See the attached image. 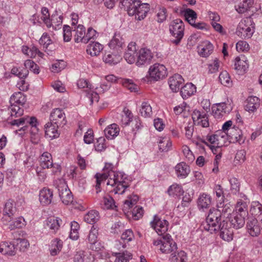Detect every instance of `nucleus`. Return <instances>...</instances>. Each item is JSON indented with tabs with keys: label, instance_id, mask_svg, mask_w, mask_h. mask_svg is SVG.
Wrapping results in <instances>:
<instances>
[{
	"label": "nucleus",
	"instance_id": "obj_1",
	"mask_svg": "<svg viewBox=\"0 0 262 262\" xmlns=\"http://www.w3.org/2000/svg\"><path fill=\"white\" fill-rule=\"evenodd\" d=\"M102 170V173H97L95 176L97 193L101 191V184L107 179L106 185L112 188L110 191L115 194H122L129 187V184L126 181V175L121 172L115 171V167L112 163H105Z\"/></svg>",
	"mask_w": 262,
	"mask_h": 262
},
{
	"label": "nucleus",
	"instance_id": "obj_2",
	"mask_svg": "<svg viewBox=\"0 0 262 262\" xmlns=\"http://www.w3.org/2000/svg\"><path fill=\"white\" fill-rule=\"evenodd\" d=\"M223 221H226L222 214L215 208H212L209 210L205 222L202 225L203 229L210 233H216V230L222 225Z\"/></svg>",
	"mask_w": 262,
	"mask_h": 262
},
{
	"label": "nucleus",
	"instance_id": "obj_3",
	"mask_svg": "<svg viewBox=\"0 0 262 262\" xmlns=\"http://www.w3.org/2000/svg\"><path fill=\"white\" fill-rule=\"evenodd\" d=\"M26 102V96L21 92L14 93L10 97L9 110L10 116L17 118L24 114V105Z\"/></svg>",
	"mask_w": 262,
	"mask_h": 262
},
{
	"label": "nucleus",
	"instance_id": "obj_4",
	"mask_svg": "<svg viewBox=\"0 0 262 262\" xmlns=\"http://www.w3.org/2000/svg\"><path fill=\"white\" fill-rule=\"evenodd\" d=\"M255 24L250 17L242 20L237 27L236 33L242 38H250L254 32Z\"/></svg>",
	"mask_w": 262,
	"mask_h": 262
},
{
	"label": "nucleus",
	"instance_id": "obj_5",
	"mask_svg": "<svg viewBox=\"0 0 262 262\" xmlns=\"http://www.w3.org/2000/svg\"><path fill=\"white\" fill-rule=\"evenodd\" d=\"M169 29L171 35L176 38L171 41L172 42L176 45H179L184 36L185 29L184 23L180 19H176L171 22Z\"/></svg>",
	"mask_w": 262,
	"mask_h": 262
},
{
	"label": "nucleus",
	"instance_id": "obj_6",
	"mask_svg": "<svg viewBox=\"0 0 262 262\" xmlns=\"http://www.w3.org/2000/svg\"><path fill=\"white\" fill-rule=\"evenodd\" d=\"M233 109V102L231 99L217 103L212 107V111L215 118H221L224 115L228 114Z\"/></svg>",
	"mask_w": 262,
	"mask_h": 262
},
{
	"label": "nucleus",
	"instance_id": "obj_7",
	"mask_svg": "<svg viewBox=\"0 0 262 262\" xmlns=\"http://www.w3.org/2000/svg\"><path fill=\"white\" fill-rule=\"evenodd\" d=\"M151 227L159 235H165L168 229V222L160 217L158 215H155L153 220L150 222Z\"/></svg>",
	"mask_w": 262,
	"mask_h": 262
},
{
	"label": "nucleus",
	"instance_id": "obj_8",
	"mask_svg": "<svg viewBox=\"0 0 262 262\" xmlns=\"http://www.w3.org/2000/svg\"><path fill=\"white\" fill-rule=\"evenodd\" d=\"M57 188L58 190L59 196L62 203L68 205L73 201V196L68 185L63 181H60Z\"/></svg>",
	"mask_w": 262,
	"mask_h": 262
},
{
	"label": "nucleus",
	"instance_id": "obj_9",
	"mask_svg": "<svg viewBox=\"0 0 262 262\" xmlns=\"http://www.w3.org/2000/svg\"><path fill=\"white\" fill-rule=\"evenodd\" d=\"M148 73L150 77L156 81L164 78L167 75V70L163 64L156 63L150 66Z\"/></svg>",
	"mask_w": 262,
	"mask_h": 262
},
{
	"label": "nucleus",
	"instance_id": "obj_10",
	"mask_svg": "<svg viewBox=\"0 0 262 262\" xmlns=\"http://www.w3.org/2000/svg\"><path fill=\"white\" fill-rule=\"evenodd\" d=\"M153 57L154 54L149 49L141 48L138 52L136 64L138 67L148 65L151 62Z\"/></svg>",
	"mask_w": 262,
	"mask_h": 262
},
{
	"label": "nucleus",
	"instance_id": "obj_11",
	"mask_svg": "<svg viewBox=\"0 0 262 262\" xmlns=\"http://www.w3.org/2000/svg\"><path fill=\"white\" fill-rule=\"evenodd\" d=\"M177 245L171 237L169 234L163 235L162 246L160 248V251L163 253L170 254L174 253L177 250Z\"/></svg>",
	"mask_w": 262,
	"mask_h": 262
},
{
	"label": "nucleus",
	"instance_id": "obj_12",
	"mask_svg": "<svg viewBox=\"0 0 262 262\" xmlns=\"http://www.w3.org/2000/svg\"><path fill=\"white\" fill-rule=\"evenodd\" d=\"M50 120V122L59 126H63L67 123L64 113L61 109L58 108L54 109L52 111Z\"/></svg>",
	"mask_w": 262,
	"mask_h": 262
},
{
	"label": "nucleus",
	"instance_id": "obj_13",
	"mask_svg": "<svg viewBox=\"0 0 262 262\" xmlns=\"http://www.w3.org/2000/svg\"><path fill=\"white\" fill-rule=\"evenodd\" d=\"M206 139L217 147H221L224 145L226 142L227 136L224 132L217 130L213 135H208L206 137Z\"/></svg>",
	"mask_w": 262,
	"mask_h": 262
},
{
	"label": "nucleus",
	"instance_id": "obj_14",
	"mask_svg": "<svg viewBox=\"0 0 262 262\" xmlns=\"http://www.w3.org/2000/svg\"><path fill=\"white\" fill-rule=\"evenodd\" d=\"M216 233H219L220 237L223 240L227 242L231 241L233 239V231L232 228L229 226L227 221H223Z\"/></svg>",
	"mask_w": 262,
	"mask_h": 262
},
{
	"label": "nucleus",
	"instance_id": "obj_15",
	"mask_svg": "<svg viewBox=\"0 0 262 262\" xmlns=\"http://www.w3.org/2000/svg\"><path fill=\"white\" fill-rule=\"evenodd\" d=\"M138 52L137 45L135 42H130L127 47L124 54V58L125 60L129 64H132L136 62Z\"/></svg>",
	"mask_w": 262,
	"mask_h": 262
},
{
	"label": "nucleus",
	"instance_id": "obj_16",
	"mask_svg": "<svg viewBox=\"0 0 262 262\" xmlns=\"http://www.w3.org/2000/svg\"><path fill=\"white\" fill-rule=\"evenodd\" d=\"M16 212V208L14 202L9 200L5 204L4 208V216L2 218V222L5 224V222H9L11 221L12 216Z\"/></svg>",
	"mask_w": 262,
	"mask_h": 262
},
{
	"label": "nucleus",
	"instance_id": "obj_17",
	"mask_svg": "<svg viewBox=\"0 0 262 262\" xmlns=\"http://www.w3.org/2000/svg\"><path fill=\"white\" fill-rule=\"evenodd\" d=\"M246 228L249 234L253 237L258 236L261 229L257 220L253 217L248 219Z\"/></svg>",
	"mask_w": 262,
	"mask_h": 262
},
{
	"label": "nucleus",
	"instance_id": "obj_18",
	"mask_svg": "<svg viewBox=\"0 0 262 262\" xmlns=\"http://www.w3.org/2000/svg\"><path fill=\"white\" fill-rule=\"evenodd\" d=\"M140 0H122L120 3L126 9L129 15L133 16L137 13L138 7L140 5Z\"/></svg>",
	"mask_w": 262,
	"mask_h": 262
},
{
	"label": "nucleus",
	"instance_id": "obj_19",
	"mask_svg": "<svg viewBox=\"0 0 262 262\" xmlns=\"http://www.w3.org/2000/svg\"><path fill=\"white\" fill-rule=\"evenodd\" d=\"M245 139L246 138L242 134V130L238 128L233 127L230 129L227 140H229L230 142H238L241 144L244 143Z\"/></svg>",
	"mask_w": 262,
	"mask_h": 262
},
{
	"label": "nucleus",
	"instance_id": "obj_20",
	"mask_svg": "<svg viewBox=\"0 0 262 262\" xmlns=\"http://www.w3.org/2000/svg\"><path fill=\"white\" fill-rule=\"evenodd\" d=\"M53 196V191L48 188L44 187L40 190L39 199L43 206L50 205L52 203Z\"/></svg>",
	"mask_w": 262,
	"mask_h": 262
},
{
	"label": "nucleus",
	"instance_id": "obj_21",
	"mask_svg": "<svg viewBox=\"0 0 262 262\" xmlns=\"http://www.w3.org/2000/svg\"><path fill=\"white\" fill-rule=\"evenodd\" d=\"M192 118L195 123L203 127L209 126V121L207 115L205 113H201L200 111H194L192 114Z\"/></svg>",
	"mask_w": 262,
	"mask_h": 262
},
{
	"label": "nucleus",
	"instance_id": "obj_22",
	"mask_svg": "<svg viewBox=\"0 0 262 262\" xmlns=\"http://www.w3.org/2000/svg\"><path fill=\"white\" fill-rule=\"evenodd\" d=\"M60 127L51 122H48L45 125V136L51 140L57 138L60 135L58 128Z\"/></svg>",
	"mask_w": 262,
	"mask_h": 262
},
{
	"label": "nucleus",
	"instance_id": "obj_23",
	"mask_svg": "<svg viewBox=\"0 0 262 262\" xmlns=\"http://www.w3.org/2000/svg\"><path fill=\"white\" fill-rule=\"evenodd\" d=\"M199 54L203 57H208L213 51V46L208 41H203L198 46Z\"/></svg>",
	"mask_w": 262,
	"mask_h": 262
},
{
	"label": "nucleus",
	"instance_id": "obj_24",
	"mask_svg": "<svg viewBox=\"0 0 262 262\" xmlns=\"http://www.w3.org/2000/svg\"><path fill=\"white\" fill-rule=\"evenodd\" d=\"M183 82L184 79L182 76L178 74L173 75L168 80L169 88L173 92H177Z\"/></svg>",
	"mask_w": 262,
	"mask_h": 262
},
{
	"label": "nucleus",
	"instance_id": "obj_25",
	"mask_svg": "<svg viewBox=\"0 0 262 262\" xmlns=\"http://www.w3.org/2000/svg\"><path fill=\"white\" fill-rule=\"evenodd\" d=\"M17 248L11 242H3L0 244V252L5 255L13 256L16 253Z\"/></svg>",
	"mask_w": 262,
	"mask_h": 262
},
{
	"label": "nucleus",
	"instance_id": "obj_26",
	"mask_svg": "<svg viewBox=\"0 0 262 262\" xmlns=\"http://www.w3.org/2000/svg\"><path fill=\"white\" fill-rule=\"evenodd\" d=\"M73 31H75V34L74 36V39L75 42H83L86 43L85 39V28L82 25H79L77 27L72 28Z\"/></svg>",
	"mask_w": 262,
	"mask_h": 262
},
{
	"label": "nucleus",
	"instance_id": "obj_27",
	"mask_svg": "<svg viewBox=\"0 0 262 262\" xmlns=\"http://www.w3.org/2000/svg\"><path fill=\"white\" fill-rule=\"evenodd\" d=\"M63 221L59 217H49L47 220V227L53 233H56L60 227L63 225Z\"/></svg>",
	"mask_w": 262,
	"mask_h": 262
},
{
	"label": "nucleus",
	"instance_id": "obj_28",
	"mask_svg": "<svg viewBox=\"0 0 262 262\" xmlns=\"http://www.w3.org/2000/svg\"><path fill=\"white\" fill-rule=\"evenodd\" d=\"M260 100L256 96H250L247 99V104L245 105V110L249 112H254L260 106Z\"/></svg>",
	"mask_w": 262,
	"mask_h": 262
},
{
	"label": "nucleus",
	"instance_id": "obj_29",
	"mask_svg": "<svg viewBox=\"0 0 262 262\" xmlns=\"http://www.w3.org/2000/svg\"><path fill=\"white\" fill-rule=\"evenodd\" d=\"M123 39L119 33H115L113 38L109 42L110 48L117 52L121 51L123 45Z\"/></svg>",
	"mask_w": 262,
	"mask_h": 262
},
{
	"label": "nucleus",
	"instance_id": "obj_30",
	"mask_svg": "<svg viewBox=\"0 0 262 262\" xmlns=\"http://www.w3.org/2000/svg\"><path fill=\"white\" fill-rule=\"evenodd\" d=\"M253 4V0H242L237 5L235 6V9L238 13L243 14L250 11Z\"/></svg>",
	"mask_w": 262,
	"mask_h": 262
},
{
	"label": "nucleus",
	"instance_id": "obj_31",
	"mask_svg": "<svg viewBox=\"0 0 262 262\" xmlns=\"http://www.w3.org/2000/svg\"><path fill=\"white\" fill-rule=\"evenodd\" d=\"M212 199L210 195L203 193L198 199V206L200 210L208 208L210 207Z\"/></svg>",
	"mask_w": 262,
	"mask_h": 262
},
{
	"label": "nucleus",
	"instance_id": "obj_32",
	"mask_svg": "<svg viewBox=\"0 0 262 262\" xmlns=\"http://www.w3.org/2000/svg\"><path fill=\"white\" fill-rule=\"evenodd\" d=\"M196 91V86L192 83H187L183 86L180 91L181 95L184 99L193 95Z\"/></svg>",
	"mask_w": 262,
	"mask_h": 262
},
{
	"label": "nucleus",
	"instance_id": "obj_33",
	"mask_svg": "<svg viewBox=\"0 0 262 262\" xmlns=\"http://www.w3.org/2000/svg\"><path fill=\"white\" fill-rule=\"evenodd\" d=\"M40 166L42 169L54 168L52 155L48 152H43L40 157Z\"/></svg>",
	"mask_w": 262,
	"mask_h": 262
},
{
	"label": "nucleus",
	"instance_id": "obj_34",
	"mask_svg": "<svg viewBox=\"0 0 262 262\" xmlns=\"http://www.w3.org/2000/svg\"><path fill=\"white\" fill-rule=\"evenodd\" d=\"M103 48V45L98 42L92 41L88 45L86 51L92 56H98Z\"/></svg>",
	"mask_w": 262,
	"mask_h": 262
},
{
	"label": "nucleus",
	"instance_id": "obj_35",
	"mask_svg": "<svg viewBox=\"0 0 262 262\" xmlns=\"http://www.w3.org/2000/svg\"><path fill=\"white\" fill-rule=\"evenodd\" d=\"M175 170L178 177L181 178H186L190 171L189 166L184 162L178 164L175 166Z\"/></svg>",
	"mask_w": 262,
	"mask_h": 262
},
{
	"label": "nucleus",
	"instance_id": "obj_36",
	"mask_svg": "<svg viewBox=\"0 0 262 262\" xmlns=\"http://www.w3.org/2000/svg\"><path fill=\"white\" fill-rule=\"evenodd\" d=\"M104 132L107 139H113L119 135L120 128L117 124L113 123L108 126Z\"/></svg>",
	"mask_w": 262,
	"mask_h": 262
},
{
	"label": "nucleus",
	"instance_id": "obj_37",
	"mask_svg": "<svg viewBox=\"0 0 262 262\" xmlns=\"http://www.w3.org/2000/svg\"><path fill=\"white\" fill-rule=\"evenodd\" d=\"M135 238L134 234L132 229L125 230L121 234V241L119 243L121 245L122 248H125L126 244L132 241Z\"/></svg>",
	"mask_w": 262,
	"mask_h": 262
},
{
	"label": "nucleus",
	"instance_id": "obj_38",
	"mask_svg": "<svg viewBox=\"0 0 262 262\" xmlns=\"http://www.w3.org/2000/svg\"><path fill=\"white\" fill-rule=\"evenodd\" d=\"M150 9L149 5L147 3H141L138 7L137 13L135 14L138 20H141L143 19L147 15V13Z\"/></svg>",
	"mask_w": 262,
	"mask_h": 262
},
{
	"label": "nucleus",
	"instance_id": "obj_39",
	"mask_svg": "<svg viewBox=\"0 0 262 262\" xmlns=\"http://www.w3.org/2000/svg\"><path fill=\"white\" fill-rule=\"evenodd\" d=\"M245 216L233 213L230 217V223L233 228L237 229L243 227L245 223Z\"/></svg>",
	"mask_w": 262,
	"mask_h": 262
},
{
	"label": "nucleus",
	"instance_id": "obj_40",
	"mask_svg": "<svg viewBox=\"0 0 262 262\" xmlns=\"http://www.w3.org/2000/svg\"><path fill=\"white\" fill-rule=\"evenodd\" d=\"M62 241L58 238H55L51 241L50 245V254L52 256L57 255L62 248Z\"/></svg>",
	"mask_w": 262,
	"mask_h": 262
},
{
	"label": "nucleus",
	"instance_id": "obj_41",
	"mask_svg": "<svg viewBox=\"0 0 262 262\" xmlns=\"http://www.w3.org/2000/svg\"><path fill=\"white\" fill-rule=\"evenodd\" d=\"M100 219L99 213L97 211L92 210L89 211L84 216V220L87 223L94 224Z\"/></svg>",
	"mask_w": 262,
	"mask_h": 262
},
{
	"label": "nucleus",
	"instance_id": "obj_42",
	"mask_svg": "<svg viewBox=\"0 0 262 262\" xmlns=\"http://www.w3.org/2000/svg\"><path fill=\"white\" fill-rule=\"evenodd\" d=\"M187 254L184 251L179 252L172 253L169 258L170 262H186L187 260Z\"/></svg>",
	"mask_w": 262,
	"mask_h": 262
},
{
	"label": "nucleus",
	"instance_id": "obj_43",
	"mask_svg": "<svg viewBox=\"0 0 262 262\" xmlns=\"http://www.w3.org/2000/svg\"><path fill=\"white\" fill-rule=\"evenodd\" d=\"M100 204L102 208L104 209H113L116 207L114 200L109 195L103 196Z\"/></svg>",
	"mask_w": 262,
	"mask_h": 262
},
{
	"label": "nucleus",
	"instance_id": "obj_44",
	"mask_svg": "<svg viewBox=\"0 0 262 262\" xmlns=\"http://www.w3.org/2000/svg\"><path fill=\"white\" fill-rule=\"evenodd\" d=\"M159 149L161 152L169 151L172 146L170 140L167 137L161 138L158 141Z\"/></svg>",
	"mask_w": 262,
	"mask_h": 262
},
{
	"label": "nucleus",
	"instance_id": "obj_45",
	"mask_svg": "<svg viewBox=\"0 0 262 262\" xmlns=\"http://www.w3.org/2000/svg\"><path fill=\"white\" fill-rule=\"evenodd\" d=\"M234 213L247 217L248 214L247 203L242 200L238 201L236 205Z\"/></svg>",
	"mask_w": 262,
	"mask_h": 262
},
{
	"label": "nucleus",
	"instance_id": "obj_46",
	"mask_svg": "<svg viewBox=\"0 0 262 262\" xmlns=\"http://www.w3.org/2000/svg\"><path fill=\"white\" fill-rule=\"evenodd\" d=\"M248 64L246 60L242 59L239 57L235 59L234 69L239 72L240 74L244 73L248 69Z\"/></svg>",
	"mask_w": 262,
	"mask_h": 262
},
{
	"label": "nucleus",
	"instance_id": "obj_47",
	"mask_svg": "<svg viewBox=\"0 0 262 262\" xmlns=\"http://www.w3.org/2000/svg\"><path fill=\"white\" fill-rule=\"evenodd\" d=\"M181 13L183 14L185 19L190 25L193 24L197 18L196 13L189 8L181 11Z\"/></svg>",
	"mask_w": 262,
	"mask_h": 262
},
{
	"label": "nucleus",
	"instance_id": "obj_48",
	"mask_svg": "<svg viewBox=\"0 0 262 262\" xmlns=\"http://www.w3.org/2000/svg\"><path fill=\"white\" fill-rule=\"evenodd\" d=\"M167 192L169 196H179L183 194L184 190L181 185L173 184L168 188Z\"/></svg>",
	"mask_w": 262,
	"mask_h": 262
},
{
	"label": "nucleus",
	"instance_id": "obj_49",
	"mask_svg": "<svg viewBox=\"0 0 262 262\" xmlns=\"http://www.w3.org/2000/svg\"><path fill=\"white\" fill-rule=\"evenodd\" d=\"M140 113L145 118L150 117L152 114V108L147 101H144L141 104Z\"/></svg>",
	"mask_w": 262,
	"mask_h": 262
},
{
	"label": "nucleus",
	"instance_id": "obj_50",
	"mask_svg": "<svg viewBox=\"0 0 262 262\" xmlns=\"http://www.w3.org/2000/svg\"><path fill=\"white\" fill-rule=\"evenodd\" d=\"M103 59L105 63H107L110 64H115L120 61L121 57L119 54V52H118V53L115 55L108 53L105 54L104 55Z\"/></svg>",
	"mask_w": 262,
	"mask_h": 262
},
{
	"label": "nucleus",
	"instance_id": "obj_51",
	"mask_svg": "<svg viewBox=\"0 0 262 262\" xmlns=\"http://www.w3.org/2000/svg\"><path fill=\"white\" fill-rule=\"evenodd\" d=\"M250 212L254 216L262 215V204L258 201L252 202Z\"/></svg>",
	"mask_w": 262,
	"mask_h": 262
},
{
	"label": "nucleus",
	"instance_id": "obj_52",
	"mask_svg": "<svg viewBox=\"0 0 262 262\" xmlns=\"http://www.w3.org/2000/svg\"><path fill=\"white\" fill-rule=\"evenodd\" d=\"M113 255L116 257L115 262H129V260L132 258V254L127 251L114 253Z\"/></svg>",
	"mask_w": 262,
	"mask_h": 262
},
{
	"label": "nucleus",
	"instance_id": "obj_53",
	"mask_svg": "<svg viewBox=\"0 0 262 262\" xmlns=\"http://www.w3.org/2000/svg\"><path fill=\"white\" fill-rule=\"evenodd\" d=\"M219 78L220 82L223 85L227 87H230L232 85V81L231 80L230 77L226 71L221 72Z\"/></svg>",
	"mask_w": 262,
	"mask_h": 262
},
{
	"label": "nucleus",
	"instance_id": "obj_54",
	"mask_svg": "<svg viewBox=\"0 0 262 262\" xmlns=\"http://www.w3.org/2000/svg\"><path fill=\"white\" fill-rule=\"evenodd\" d=\"M120 83L128 89L130 92H137L138 86L137 84L134 83L132 79H122L120 80Z\"/></svg>",
	"mask_w": 262,
	"mask_h": 262
},
{
	"label": "nucleus",
	"instance_id": "obj_55",
	"mask_svg": "<svg viewBox=\"0 0 262 262\" xmlns=\"http://www.w3.org/2000/svg\"><path fill=\"white\" fill-rule=\"evenodd\" d=\"M63 17L61 15L57 14V12H55L54 14H53L50 18V24H51V27L57 29L58 27L61 25L62 23Z\"/></svg>",
	"mask_w": 262,
	"mask_h": 262
},
{
	"label": "nucleus",
	"instance_id": "obj_56",
	"mask_svg": "<svg viewBox=\"0 0 262 262\" xmlns=\"http://www.w3.org/2000/svg\"><path fill=\"white\" fill-rule=\"evenodd\" d=\"M24 66L25 69L27 70L29 69L31 72H33L35 74H38L40 70L39 66L35 63L33 61L28 59L25 61Z\"/></svg>",
	"mask_w": 262,
	"mask_h": 262
},
{
	"label": "nucleus",
	"instance_id": "obj_57",
	"mask_svg": "<svg viewBox=\"0 0 262 262\" xmlns=\"http://www.w3.org/2000/svg\"><path fill=\"white\" fill-rule=\"evenodd\" d=\"M11 72V74L18 76L20 79H25L29 74L28 70L25 68H17V67H13Z\"/></svg>",
	"mask_w": 262,
	"mask_h": 262
},
{
	"label": "nucleus",
	"instance_id": "obj_58",
	"mask_svg": "<svg viewBox=\"0 0 262 262\" xmlns=\"http://www.w3.org/2000/svg\"><path fill=\"white\" fill-rule=\"evenodd\" d=\"M41 13L42 15L41 19L46 26L50 28L51 27V24H50V17L48 8L43 7L41 8Z\"/></svg>",
	"mask_w": 262,
	"mask_h": 262
},
{
	"label": "nucleus",
	"instance_id": "obj_59",
	"mask_svg": "<svg viewBox=\"0 0 262 262\" xmlns=\"http://www.w3.org/2000/svg\"><path fill=\"white\" fill-rule=\"evenodd\" d=\"M24 225V219L22 217H19L15 219L9 224V229L12 230L16 228H20Z\"/></svg>",
	"mask_w": 262,
	"mask_h": 262
},
{
	"label": "nucleus",
	"instance_id": "obj_60",
	"mask_svg": "<svg viewBox=\"0 0 262 262\" xmlns=\"http://www.w3.org/2000/svg\"><path fill=\"white\" fill-rule=\"evenodd\" d=\"M26 118V125L27 124H29L32 128H33L32 132H34L35 133L38 131V129L37 128V126L38 125V122L37 121V119L35 117H29V116L25 117Z\"/></svg>",
	"mask_w": 262,
	"mask_h": 262
},
{
	"label": "nucleus",
	"instance_id": "obj_61",
	"mask_svg": "<svg viewBox=\"0 0 262 262\" xmlns=\"http://www.w3.org/2000/svg\"><path fill=\"white\" fill-rule=\"evenodd\" d=\"M98 232L97 227L93 225L88 235V241L90 244H94L97 241Z\"/></svg>",
	"mask_w": 262,
	"mask_h": 262
},
{
	"label": "nucleus",
	"instance_id": "obj_62",
	"mask_svg": "<svg viewBox=\"0 0 262 262\" xmlns=\"http://www.w3.org/2000/svg\"><path fill=\"white\" fill-rule=\"evenodd\" d=\"M87 257V254L84 251L79 250L75 254L73 261L74 262H84Z\"/></svg>",
	"mask_w": 262,
	"mask_h": 262
},
{
	"label": "nucleus",
	"instance_id": "obj_63",
	"mask_svg": "<svg viewBox=\"0 0 262 262\" xmlns=\"http://www.w3.org/2000/svg\"><path fill=\"white\" fill-rule=\"evenodd\" d=\"M144 214L143 207L136 206L132 211L133 217L134 220H138L141 218Z\"/></svg>",
	"mask_w": 262,
	"mask_h": 262
},
{
	"label": "nucleus",
	"instance_id": "obj_64",
	"mask_svg": "<svg viewBox=\"0 0 262 262\" xmlns=\"http://www.w3.org/2000/svg\"><path fill=\"white\" fill-rule=\"evenodd\" d=\"M95 147L96 150L99 151L104 150L106 147L105 138L102 137L99 138L95 144Z\"/></svg>",
	"mask_w": 262,
	"mask_h": 262
}]
</instances>
